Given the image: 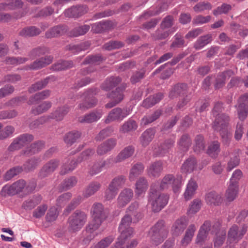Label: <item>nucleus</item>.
I'll list each match as a JSON object with an SVG mask.
<instances>
[{"label": "nucleus", "instance_id": "13d9d810", "mask_svg": "<svg viewBox=\"0 0 248 248\" xmlns=\"http://www.w3.org/2000/svg\"><path fill=\"white\" fill-rule=\"evenodd\" d=\"M90 29V27L88 25L75 27L71 31L70 35L74 37L83 35L87 32Z\"/></svg>", "mask_w": 248, "mask_h": 248}, {"label": "nucleus", "instance_id": "dca6fc26", "mask_svg": "<svg viewBox=\"0 0 248 248\" xmlns=\"http://www.w3.org/2000/svg\"><path fill=\"white\" fill-rule=\"evenodd\" d=\"M87 12V8L84 6H76L65 10L64 16L67 17L78 18Z\"/></svg>", "mask_w": 248, "mask_h": 248}, {"label": "nucleus", "instance_id": "bf43d9fd", "mask_svg": "<svg viewBox=\"0 0 248 248\" xmlns=\"http://www.w3.org/2000/svg\"><path fill=\"white\" fill-rule=\"evenodd\" d=\"M220 152V144L217 141L212 142L208 146L207 154L212 157H216Z\"/></svg>", "mask_w": 248, "mask_h": 248}, {"label": "nucleus", "instance_id": "c85d7f7f", "mask_svg": "<svg viewBox=\"0 0 248 248\" xmlns=\"http://www.w3.org/2000/svg\"><path fill=\"white\" fill-rule=\"evenodd\" d=\"M41 162L40 158L38 157L34 156L29 158L24 163L23 167H22L23 170L27 172L33 171L37 168Z\"/></svg>", "mask_w": 248, "mask_h": 248}, {"label": "nucleus", "instance_id": "4be33fe9", "mask_svg": "<svg viewBox=\"0 0 248 248\" xmlns=\"http://www.w3.org/2000/svg\"><path fill=\"white\" fill-rule=\"evenodd\" d=\"M45 147L44 142L37 141L31 144L30 146L25 150L22 151V154L29 155L36 154L42 150Z\"/></svg>", "mask_w": 248, "mask_h": 248}, {"label": "nucleus", "instance_id": "4c0bfd02", "mask_svg": "<svg viewBox=\"0 0 248 248\" xmlns=\"http://www.w3.org/2000/svg\"><path fill=\"white\" fill-rule=\"evenodd\" d=\"M239 150H236L234 153H231L230 155V159L228 161L226 167L227 171H231L233 169L237 167L240 162L239 157Z\"/></svg>", "mask_w": 248, "mask_h": 248}, {"label": "nucleus", "instance_id": "4d7b16f0", "mask_svg": "<svg viewBox=\"0 0 248 248\" xmlns=\"http://www.w3.org/2000/svg\"><path fill=\"white\" fill-rule=\"evenodd\" d=\"M112 26V23L110 21H101L100 22L94 24L93 25V29L95 32L98 33L103 31L108 30Z\"/></svg>", "mask_w": 248, "mask_h": 248}, {"label": "nucleus", "instance_id": "e433bc0d", "mask_svg": "<svg viewBox=\"0 0 248 248\" xmlns=\"http://www.w3.org/2000/svg\"><path fill=\"white\" fill-rule=\"evenodd\" d=\"M187 86L186 84L181 83L176 85L169 93L170 98H173L179 95H184L187 92Z\"/></svg>", "mask_w": 248, "mask_h": 248}, {"label": "nucleus", "instance_id": "f704fd0d", "mask_svg": "<svg viewBox=\"0 0 248 248\" xmlns=\"http://www.w3.org/2000/svg\"><path fill=\"white\" fill-rule=\"evenodd\" d=\"M174 141L172 140H168L161 144L158 148L155 149V153L157 156L165 155L173 145Z\"/></svg>", "mask_w": 248, "mask_h": 248}, {"label": "nucleus", "instance_id": "ea45409f", "mask_svg": "<svg viewBox=\"0 0 248 248\" xmlns=\"http://www.w3.org/2000/svg\"><path fill=\"white\" fill-rule=\"evenodd\" d=\"M52 106L50 101H44L36 107H33L31 109V113L35 115H39L47 111Z\"/></svg>", "mask_w": 248, "mask_h": 248}, {"label": "nucleus", "instance_id": "a878e982", "mask_svg": "<svg viewBox=\"0 0 248 248\" xmlns=\"http://www.w3.org/2000/svg\"><path fill=\"white\" fill-rule=\"evenodd\" d=\"M111 161H113V158H109L103 162L95 163L90 168L89 173L92 175L98 174L101 171L103 167L108 166L110 164L112 163Z\"/></svg>", "mask_w": 248, "mask_h": 248}, {"label": "nucleus", "instance_id": "864d4df0", "mask_svg": "<svg viewBox=\"0 0 248 248\" xmlns=\"http://www.w3.org/2000/svg\"><path fill=\"white\" fill-rule=\"evenodd\" d=\"M81 134L78 131H72L68 133L64 137L65 143L68 146H71L80 137Z\"/></svg>", "mask_w": 248, "mask_h": 248}, {"label": "nucleus", "instance_id": "de8ad7c7", "mask_svg": "<svg viewBox=\"0 0 248 248\" xmlns=\"http://www.w3.org/2000/svg\"><path fill=\"white\" fill-rule=\"evenodd\" d=\"M144 168V167L141 163H137L133 165L130 170L129 180L130 181L135 180L136 177L143 172Z\"/></svg>", "mask_w": 248, "mask_h": 248}, {"label": "nucleus", "instance_id": "2eb2a0df", "mask_svg": "<svg viewBox=\"0 0 248 248\" xmlns=\"http://www.w3.org/2000/svg\"><path fill=\"white\" fill-rule=\"evenodd\" d=\"M68 29L67 26L65 25L55 26L46 31L45 35L47 38L57 37L65 34Z\"/></svg>", "mask_w": 248, "mask_h": 248}, {"label": "nucleus", "instance_id": "9b49d317", "mask_svg": "<svg viewBox=\"0 0 248 248\" xmlns=\"http://www.w3.org/2000/svg\"><path fill=\"white\" fill-rule=\"evenodd\" d=\"M187 225L185 217H181L177 219L171 228V233L174 236H178L182 234Z\"/></svg>", "mask_w": 248, "mask_h": 248}, {"label": "nucleus", "instance_id": "6e6552de", "mask_svg": "<svg viewBox=\"0 0 248 248\" xmlns=\"http://www.w3.org/2000/svg\"><path fill=\"white\" fill-rule=\"evenodd\" d=\"M156 182L159 183V189L164 190L168 188L170 186H172L173 190L175 193L178 191L181 186L180 181L178 179H175L172 174H167L163 177L160 182L158 181Z\"/></svg>", "mask_w": 248, "mask_h": 248}, {"label": "nucleus", "instance_id": "f8f14e48", "mask_svg": "<svg viewBox=\"0 0 248 248\" xmlns=\"http://www.w3.org/2000/svg\"><path fill=\"white\" fill-rule=\"evenodd\" d=\"M107 96L111 99V101L106 104L105 107L106 108H110L115 106L124 99L123 89L118 88L115 91L108 94Z\"/></svg>", "mask_w": 248, "mask_h": 248}, {"label": "nucleus", "instance_id": "bb28decb", "mask_svg": "<svg viewBox=\"0 0 248 248\" xmlns=\"http://www.w3.org/2000/svg\"><path fill=\"white\" fill-rule=\"evenodd\" d=\"M198 188V184L195 180L190 179L186 186L184 196L186 200H189L195 194L196 190Z\"/></svg>", "mask_w": 248, "mask_h": 248}, {"label": "nucleus", "instance_id": "6ab92c4d", "mask_svg": "<svg viewBox=\"0 0 248 248\" xmlns=\"http://www.w3.org/2000/svg\"><path fill=\"white\" fill-rule=\"evenodd\" d=\"M102 116V112L101 110H94L83 116L79 117L78 121L81 123H92L98 120Z\"/></svg>", "mask_w": 248, "mask_h": 248}, {"label": "nucleus", "instance_id": "37998d69", "mask_svg": "<svg viewBox=\"0 0 248 248\" xmlns=\"http://www.w3.org/2000/svg\"><path fill=\"white\" fill-rule=\"evenodd\" d=\"M41 32L40 29L35 26H30L22 29L19 35L23 37H31L39 35Z\"/></svg>", "mask_w": 248, "mask_h": 248}, {"label": "nucleus", "instance_id": "423d86ee", "mask_svg": "<svg viewBox=\"0 0 248 248\" xmlns=\"http://www.w3.org/2000/svg\"><path fill=\"white\" fill-rule=\"evenodd\" d=\"M26 186V182L22 179L14 182L12 185H6L2 188L0 193L3 196H13L23 191Z\"/></svg>", "mask_w": 248, "mask_h": 248}, {"label": "nucleus", "instance_id": "f3484780", "mask_svg": "<svg viewBox=\"0 0 248 248\" xmlns=\"http://www.w3.org/2000/svg\"><path fill=\"white\" fill-rule=\"evenodd\" d=\"M117 143L116 139H109L98 146L96 152L99 155L107 154L114 148Z\"/></svg>", "mask_w": 248, "mask_h": 248}, {"label": "nucleus", "instance_id": "8fccbe9b", "mask_svg": "<svg viewBox=\"0 0 248 248\" xmlns=\"http://www.w3.org/2000/svg\"><path fill=\"white\" fill-rule=\"evenodd\" d=\"M126 180L125 176L119 175L112 179L108 185L118 191L119 189L124 185Z\"/></svg>", "mask_w": 248, "mask_h": 248}, {"label": "nucleus", "instance_id": "e2e57ef3", "mask_svg": "<svg viewBox=\"0 0 248 248\" xmlns=\"http://www.w3.org/2000/svg\"><path fill=\"white\" fill-rule=\"evenodd\" d=\"M238 191V186H235V185H229L228 189L226 192V197L227 199L229 202L233 201L237 195Z\"/></svg>", "mask_w": 248, "mask_h": 248}, {"label": "nucleus", "instance_id": "0eeeda50", "mask_svg": "<svg viewBox=\"0 0 248 248\" xmlns=\"http://www.w3.org/2000/svg\"><path fill=\"white\" fill-rule=\"evenodd\" d=\"M130 113L131 110L129 108H115L108 113L105 122L106 124H109L113 121H121L128 116Z\"/></svg>", "mask_w": 248, "mask_h": 248}, {"label": "nucleus", "instance_id": "cd10ccee", "mask_svg": "<svg viewBox=\"0 0 248 248\" xmlns=\"http://www.w3.org/2000/svg\"><path fill=\"white\" fill-rule=\"evenodd\" d=\"M197 168V161L195 158L190 157L187 159L181 167L182 172L189 173L193 171Z\"/></svg>", "mask_w": 248, "mask_h": 248}, {"label": "nucleus", "instance_id": "c9c22d12", "mask_svg": "<svg viewBox=\"0 0 248 248\" xmlns=\"http://www.w3.org/2000/svg\"><path fill=\"white\" fill-rule=\"evenodd\" d=\"M163 170V164L161 162L156 161L153 163L147 169L148 174L150 176L158 177Z\"/></svg>", "mask_w": 248, "mask_h": 248}, {"label": "nucleus", "instance_id": "412c9836", "mask_svg": "<svg viewBox=\"0 0 248 248\" xmlns=\"http://www.w3.org/2000/svg\"><path fill=\"white\" fill-rule=\"evenodd\" d=\"M42 200V197L40 195H33L25 200L22 205L26 210H31L39 204Z\"/></svg>", "mask_w": 248, "mask_h": 248}, {"label": "nucleus", "instance_id": "052dcab7", "mask_svg": "<svg viewBox=\"0 0 248 248\" xmlns=\"http://www.w3.org/2000/svg\"><path fill=\"white\" fill-rule=\"evenodd\" d=\"M148 236L149 237L151 242L155 246H157L161 244L166 239V237L162 236L161 234L152 232L149 231Z\"/></svg>", "mask_w": 248, "mask_h": 248}, {"label": "nucleus", "instance_id": "3c124183", "mask_svg": "<svg viewBox=\"0 0 248 248\" xmlns=\"http://www.w3.org/2000/svg\"><path fill=\"white\" fill-rule=\"evenodd\" d=\"M121 78L118 77H110L106 79L102 86L103 90H110L121 82Z\"/></svg>", "mask_w": 248, "mask_h": 248}, {"label": "nucleus", "instance_id": "603ef678", "mask_svg": "<svg viewBox=\"0 0 248 248\" xmlns=\"http://www.w3.org/2000/svg\"><path fill=\"white\" fill-rule=\"evenodd\" d=\"M73 63L72 61L61 60L53 64L51 66V69L56 71L64 70L72 67Z\"/></svg>", "mask_w": 248, "mask_h": 248}, {"label": "nucleus", "instance_id": "79ce46f5", "mask_svg": "<svg viewBox=\"0 0 248 248\" xmlns=\"http://www.w3.org/2000/svg\"><path fill=\"white\" fill-rule=\"evenodd\" d=\"M78 162L77 159L68 160L61 167L60 174L65 175L73 171L77 166Z\"/></svg>", "mask_w": 248, "mask_h": 248}, {"label": "nucleus", "instance_id": "4468645a", "mask_svg": "<svg viewBox=\"0 0 248 248\" xmlns=\"http://www.w3.org/2000/svg\"><path fill=\"white\" fill-rule=\"evenodd\" d=\"M52 56H46L37 59L28 66V68L31 70H37L45 67L50 64L53 61Z\"/></svg>", "mask_w": 248, "mask_h": 248}, {"label": "nucleus", "instance_id": "2f4dec72", "mask_svg": "<svg viewBox=\"0 0 248 248\" xmlns=\"http://www.w3.org/2000/svg\"><path fill=\"white\" fill-rule=\"evenodd\" d=\"M155 131L153 128H148L146 130L140 137V142L141 145L147 146L154 138Z\"/></svg>", "mask_w": 248, "mask_h": 248}, {"label": "nucleus", "instance_id": "6e6d98bb", "mask_svg": "<svg viewBox=\"0 0 248 248\" xmlns=\"http://www.w3.org/2000/svg\"><path fill=\"white\" fill-rule=\"evenodd\" d=\"M180 150L183 152L187 151L191 145V140L186 135H183L178 142Z\"/></svg>", "mask_w": 248, "mask_h": 248}, {"label": "nucleus", "instance_id": "a211bd4d", "mask_svg": "<svg viewBox=\"0 0 248 248\" xmlns=\"http://www.w3.org/2000/svg\"><path fill=\"white\" fill-rule=\"evenodd\" d=\"M134 152V147L132 146H127L122 150L115 158H113V161L111 162L112 163L122 162L132 156Z\"/></svg>", "mask_w": 248, "mask_h": 248}, {"label": "nucleus", "instance_id": "58836bf2", "mask_svg": "<svg viewBox=\"0 0 248 248\" xmlns=\"http://www.w3.org/2000/svg\"><path fill=\"white\" fill-rule=\"evenodd\" d=\"M138 128L136 122L132 119H129L125 122L120 127L119 131L125 134L135 131Z\"/></svg>", "mask_w": 248, "mask_h": 248}, {"label": "nucleus", "instance_id": "473e14b6", "mask_svg": "<svg viewBox=\"0 0 248 248\" xmlns=\"http://www.w3.org/2000/svg\"><path fill=\"white\" fill-rule=\"evenodd\" d=\"M163 97L164 95L162 93H157L144 100L142 102V106L147 108H151L159 102Z\"/></svg>", "mask_w": 248, "mask_h": 248}, {"label": "nucleus", "instance_id": "5701e85b", "mask_svg": "<svg viewBox=\"0 0 248 248\" xmlns=\"http://www.w3.org/2000/svg\"><path fill=\"white\" fill-rule=\"evenodd\" d=\"M215 117V121L213 124V128L215 131V125H217V127H219L220 129L224 128V130L228 129V125L230 121L229 117L224 114L221 113L219 115L214 116Z\"/></svg>", "mask_w": 248, "mask_h": 248}, {"label": "nucleus", "instance_id": "5fc2aeb1", "mask_svg": "<svg viewBox=\"0 0 248 248\" xmlns=\"http://www.w3.org/2000/svg\"><path fill=\"white\" fill-rule=\"evenodd\" d=\"M217 125H215V131L219 132L221 137L222 141L223 144L228 146L231 139V135L229 133L228 130H224V128L220 129L219 127H217Z\"/></svg>", "mask_w": 248, "mask_h": 248}, {"label": "nucleus", "instance_id": "f03ea898", "mask_svg": "<svg viewBox=\"0 0 248 248\" xmlns=\"http://www.w3.org/2000/svg\"><path fill=\"white\" fill-rule=\"evenodd\" d=\"M158 186V182L152 184L149 193V201L152 205L153 210L155 212L163 209L167 204L169 199L168 195L159 191Z\"/></svg>", "mask_w": 248, "mask_h": 248}, {"label": "nucleus", "instance_id": "338daca9", "mask_svg": "<svg viewBox=\"0 0 248 248\" xmlns=\"http://www.w3.org/2000/svg\"><path fill=\"white\" fill-rule=\"evenodd\" d=\"M176 31L174 28L167 31H162L160 30H157L153 34V36L155 40H162L167 37L171 33Z\"/></svg>", "mask_w": 248, "mask_h": 248}, {"label": "nucleus", "instance_id": "9d476101", "mask_svg": "<svg viewBox=\"0 0 248 248\" xmlns=\"http://www.w3.org/2000/svg\"><path fill=\"white\" fill-rule=\"evenodd\" d=\"M237 113L241 120H245L248 114V93L241 96L238 100Z\"/></svg>", "mask_w": 248, "mask_h": 248}, {"label": "nucleus", "instance_id": "aec40b11", "mask_svg": "<svg viewBox=\"0 0 248 248\" xmlns=\"http://www.w3.org/2000/svg\"><path fill=\"white\" fill-rule=\"evenodd\" d=\"M205 201L206 203L209 205L217 206L222 202L221 196L215 191H211L206 193L205 195Z\"/></svg>", "mask_w": 248, "mask_h": 248}, {"label": "nucleus", "instance_id": "09e8293b", "mask_svg": "<svg viewBox=\"0 0 248 248\" xmlns=\"http://www.w3.org/2000/svg\"><path fill=\"white\" fill-rule=\"evenodd\" d=\"M50 95V92L49 90H45L42 92H39L30 98L28 102V104L30 105L34 104L39 100H44L48 98Z\"/></svg>", "mask_w": 248, "mask_h": 248}, {"label": "nucleus", "instance_id": "a19ab883", "mask_svg": "<svg viewBox=\"0 0 248 248\" xmlns=\"http://www.w3.org/2000/svg\"><path fill=\"white\" fill-rule=\"evenodd\" d=\"M69 108L67 106L58 107L55 110L51 113L53 119L57 121L62 120L64 117L68 113Z\"/></svg>", "mask_w": 248, "mask_h": 248}, {"label": "nucleus", "instance_id": "7ed1b4c3", "mask_svg": "<svg viewBox=\"0 0 248 248\" xmlns=\"http://www.w3.org/2000/svg\"><path fill=\"white\" fill-rule=\"evenodd\" d=\"M91 213L93 219L87 228V230L91 233L97 229L108 216L103 204L99 202L94 203L93 205Z\"/></svg>", "mask_w": 248, "mask_h": 248}, {"label": "nucleus", "instance_id": "774afa93", "mask_svg": "<svg viewBox=\"0 0 248 248\" xmlns=\"http://www.w3.org/2000/svg\"><path fill=\"white\" fill-rule=\"evenodd\" d=\"M113 240V238L111 236L106 237L94 245L92 248H107L112 243Z\"/></svg>", "mask_w": 248, "mask_h": 248}, {"label": "nucleus", "instance_id": "72a5a7b5", "mask_svg": "<svg viewBox=\"0 0 248 248\" xmlns=\"http://www.w3.org/2000/svg\"><path fill=\"white\" fill-rule=\"evenodd\" d=\"M150 231L161 234L164 237H167L169 231L166 227L165 222L163 220L158 221L150 230Z\"/></svg>", "mask_w": 248, "mask_h": 248}, {"label": "nucleus", "instance_id": "f257e3e1", "mask_svg": "<svg viewBox=\"0 0 248 248\" xmlns=\"http://www.w3.org/2000/svg\"><path fill=\"white\" fill-rule=\"evenodd\" d=\"M136 206L131 204L127 209V214L122 218L119 227V231L121 234L119 241L117 243L118 247H120L123 244L124 240L131 237L133 234V229L130 227L132 222V216H138V219L134 220V222H137L139 218H141L140 214L134 212Z\"/></svg>", "mask_w": 248, "mask_h": 248}, {"label": "nucleus", "instance_id": "b1692460", "mask_svg": "<svg viewBox=\"0 0 248 248\" xmlns=\"http://www.w3.org/2000/svg\"><path fill=\"white\" fill-rule=\"evenodd\" d=\"M101 187V184L97 181L90 182L86 187L83 193V196L85 198H89L94 195Z\"/></svg>", "mask_w": 248, "mask_h": 248}, {"label": "nucleus", "instance_id": "c03bdc74", "mask_svg": "<svg viewBox=\"0 0 248 248\" xmlns=\"http://www.w3.org/2000/svg\"><path fill=\"white\" fill-rule=\"evenodd\" d=\"M232 72L231 70L227 71L219 74L216 78L215 87L219 89L223 86L227 78H229L232 75Z\"/></svg>", "mask_w": 248, "mask_h": 248}, {"label": "nucleus", "instance_id": "c756f323", "mask_svg": "<svg viewBox=\"0 0 248 248\" xmlns=\"http://www.w3.org/2000/svg\"><path fill=\"white\" fill-rule=\"evenodd\" d=\"M210 223L208 221H205L201 226L197 236L196 241L197 244H201L205 240L210 231Z\"/></svg>", "mask_w": 248, "mask_h": 248}, {"label": "nucleus", "instance_id": "a18cd8bd", "mask_svg": "<svg viewBox=\"0 0 248 248\" xmlns=\"http://www.w3.org/2000/svg\"><path fill=\"white\" fill-rule=\"evenodd\" d=\"M212 40V35L210 34L202 36L195 42L194 47L197 50L201 49L210 43Z\"/></svg>", "mask_w": 248, "mask_h": 248}, {"label": "nucleus", "instance_id": "1a4fd4ad", "mask_svg": "<svg viewBox=\"0 0 248 248\" xmlns=\"http://www.w3.org/2000/svg\"><path fill=\"white\" fill-rule=\"evenodd\" d=\"M60 165V161L57 159H52L45 163L40 169L38 177L43 179L52 174Z\"/></svg>", "mask_w": 248, "mask_h": 248}, {"label": "nucleus", "instance_id": "680f3d73", "mask_svg": "<svg viewBox=\"0 0 248 248\" xmlns=\"http://www.w3.org/2000/svg\"><path fill=\"white\" fill-rule=\"evenodd\" d=\"M77 178L75 176H71L64 180L62 184L63 190H67L74 187L77 184Z\"/></svg>", "mask_w": 248, "mask_h": 248}, {"label": "nucleus", "instance_id": "20e7f679", "mask_svg": "<svg viewBox=\"0 0 248 248\" xmlns=\"http://www.w3.org/2000/svg\"><path fill=\"white\" fill-rule=\"evenodd\" d=\"M248 227L244 224L241 226L232 225L228 232L227 243L230 248H232L234 245L242 239L247 231Z\"/></svg>", "mask_w": 248, "mask_h": 248}, {"label": "nucleus", "instance_id": "7c9ffc66", "mask_svg": "<svg viewBox=\"0 0 248 248\" xmlns=\"http://www.w3.org/2000/svg\"><path fill=\"white\" fill-rule=\"evenodd\" d=\"M23 5L21 0H9L0 3V10H8L21 8Z\"/></svg>", "mask_w": 248, "mask_h": 248}, {"label": "nucleus", "instance_id": "0e129e2a", "mask_svg": "<svg viewBox=\"0 0 248 248\" xmlns=\"http://www.w3.org/2000/svg\"><path fill=\"white\" fill-rule=\"evenodd\" d=\"M160 111L156 110L151 115L145 116L141 119V124L145 125L151 123L156 120L160 116Z\"/></svg>", "mask_w": 248, "mask_h": 248}, {"label": "nucleus", "instance_id": "39448f33", "mask_svg": "<svg viewBox=\"0 0 248 248\" xmlns=\"http://www.w3.org/2000/svg\"><path fill=\"white\" fill-rule=\"evenodd\" d=\"M86 214L80 210L75 211L69 218V228L76 232L79 230L87 221Z\"/></svg>", "mask_w": 248, "mask_h": 248}, {"label": "nucleus", "instance_id": "393cba45", "mask_svg": "<svg viewBox=\"0 0 248 248\" xmlns=\"http://www.w3.org/2000/svg\"><path fill=\"white\" fill-rule=\"evenodd\" d=\"M135 194L138 197L144 195L148 187V183L147 179L144 177H140L135 184Z\"/></svg>", "mask_w": 248, "mask_h": 248}, {"label": "nucleus", "instance_id": "ddd939ff", "mask_svg": "<svg viewBox=\"0 0 248 248\" xmlns=\"http://www.w3.org/2000/svg\"><path fill=\"white\" fill-rule=\"evenodd\" d=\"M133 197V190L125 188L121 191L117 199L118 204L120 207H124L128 203Z\"/></svg>", "mask_w": 248, "mask_h": 248}, {"label": "nucleus", "instance_id": "49530a36", "mask_svg": "<svg viewBox=\"0 0 248 248\" xmlns=\"http://www.w3.org/2000/svg\"><path fill=\"white\" fill-rule=\"evenodd\" d=\"M196 230V227L194 224H191L188 226L183 238L181 240V242L182 245L186 246L191 241Z\"/></svg>", "mask_w": 248, "mask_h": 248}, {"label": "nucleus", "instance_id": "69168bd1", "mask_svg": "<svg viewBox=\"0 0 248 248\" xmlns=\"http://www.w3.org/2000/svg\"><path fill=\"white\" fill-rule=\"evenodd\" d=\"M48 49L45 47H38L31 50L28 56L31 59H33L37 57L45 54L48 51Z\"/></svg>", "mask_w": 248, "mask_h": 248}]
</instances>
